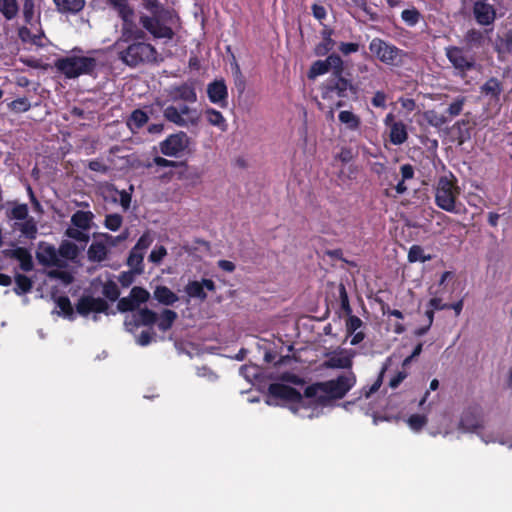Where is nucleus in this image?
Returning <instances> with one entry per match:
<instances>
[{
  "mask_svg": "<svg viewBox=\"0 0 512 512\" xmlns=\"http://www.w3.org/2000/svg\"><path fill=\"white\" fill-rule=\"evenodd\" d=\"M147 113L141 109H135L126 120V125L131 132L136 133L142 129L148 122Z\"/></svg>",
  "mask_w": 512,
  "mask_h": 512,
  "instance_id": "393cba45",
  "label": "nucleus"
},
{
  "mask_svg": "<svg viewBox=\"0 0 512 512\" xmlns=\"http://www.w3.org/2000/svg\"><path fill=\"white\" fill-rule=\"evenodd\" d=\"M445 55L458 74L462 77L475 66V58L464 48L448 46L445 48Z\"/></svg>",
  "mask_w": 512,
  "mask_h": 512,
  "instance_id": "6e6552de",
  "label": "nucleus"
},
{
  "mask_svg": "<svg viewBox=\"0 0 512 512\" xmlns=\"http://www.w3.org/2000/svg\"><path fill=\"white\" fill-rule=\"evenodd\" d=\"M426 119L430 125L437 128L449 122V118L445 114H438L433 110L426 112Z\"/></svg>",
  "mask_w": 512,
  "mask_h": 512,
  "instance_id": "8fccbe9b",
  "label": "nucleus"
},
{
  "mask_svg": "<svg viewBox=\"0 0 512 512\" xmlns=\"http://www.w3.org/2000/svg\"><path fill=\"white\" fill-rule=\"evenodd\" d=\"M19 11L17 0H0V13L6 20L14 19Z\"/></svg>",
  "mask_w": 512,
  "mask_h": 512,
  "instance_id": "72a5a7b5",
  "label": "nucleus"
},
{
  "mask_svg": "<svg viewBox=\"0 0 512 512\" xmlns=\"http://www.w3.org/2000/svg\"><path fill=\"white\" fill-rule=\"evenodd\" d=\"M503 87L502 83L495 77L489 78L482 86L481 92L487 96H491L493 99L498 100Z\"/></svg>",
  "mask_w": 512,
  "mask_h": 512,
  "instance_id": "c85d7f7f",
  "label": "nucleus"
},
{
  "mask_svg": "<svg viewBox=\"0 0 512 512\" xmlns=\"http://www.w3.org/2000/svg\"><path fill=\"white\" fill-rule=\"evenodd\" d=\"M55 68L68 79L81 75H93L97 68V60L88 56H67L58 58Z\"/></svg>",
  "mask_w": 512,
  "mask_h": 512,
  "instance_id": "0eeeda50",
  "label": "nucleus"
},
{
  "mask_svg": "<svg viewBox=\"0 0 512 512\" xmlns=\"http://www.w3.org/2000/svg\"><path fill=\"white\" fill-rule=\"evenodd\" d=\"M163 115L166 120L169 122H172L178 126H185L186 121L182 117V113L179 112V110L175 106H168L164 109Z\"/></svg>",
  "mask_w": 512,
  "mask_h": 512,
  "instance_id": "ea45409f",
  "label": "nucleus"
},
{
  "mask_svg": "<svg viewBox=\"0 0 512 512\" xmlns=\"http://www.w3.org/2000/svg\"><path fill=\"white\" fill-rule=\"evenodd\" d=\"M430 259H431L430 256L424 255V250L420 245H413L409 249V252H408L409 262H417V261L426 262Z\"/></svg>",
  "mask_w": 512,
  "mask_h": 512,
  "instance_id": "09e8293b",
  "label": "nucleus"
},
{
  "mask_svg": "<svg viewBox=\"0 0 512 512\" xmlns=\"http://www.w3.org/2000/svg\"><path fill=\"white\" fill-rule=\"evenodd\" d=\"M144 255L145 254L131 249L127 258V265L131 268V270H133V272H136L138 275L144 272Z\"/></svg>",
  "mask_w": 512,
  "mask_h": 512,
  "instance_id": "473e14b6",
  "label": "nucleus"
},
{
  "mask_svg": "<svg viewBox=\"0 0 512 512\" xmlns=\"http://www.w3.org/2000/svg\"><path fill=\"white\" fill-rule=\"evenodd\" d=\"M36 259L44 267L64 268L66 266V262L58 257L55 246L45 241L38 243Z\"/></svg>",
  "mask_w": 512,
  "mask_h": 512,
  "instance_id": "f8f14e48",
  "label": "nucleus"
},
{
  "mask_svg": "<svg viewBox=\"0 0 512 512\" xmlns=\"http://www.w3.org/2000/svg\"><path fill=\"white\" fill-rule=\"evenodd\" d=\"M472 10L476 22L482 26L491 25L496 19V10L488 0H476Z\"/></svg>",
  "mask_w": 512,
  "mask_h": 512,
  "instance_id": "2eb2a0df",
  "label": "nucleus"
},
{
  "mask_svg": "<svg viewBox=\"0 0 512 512\" xmlns=\"http://www.w3.org/2000/svg\"><path fill=\"white\" fill-rule=\"evenodd\" d=\"M23 18L26 24L32 25L35 20V2L34 0H23Z\"/></svg>",
  "mask_w": 512,
  "mask_h": 512,
  "instance_id": "a18cd8bd",
  "label": "nucleus"
},
{
  "mask_svg": "<svg viewBox=\"0 0 512 512\" xmlns=\"http://www.w3.org/2000/svg\"><path fill=\"white\" fill-rule=\"evenodd\" d=\"M177 317L178 316L175 311L164 309L160 315L159 321H157L159 330L166 332L171 329Z\"/></svg>",
  "mask_w": 512,
  "mask_h": 512,
  "instance_id": "f704fd0d",
  "label": "nucleus"
},
{
  "mask_svg": "<svg viewBox=\"0 0 512 512\" xmlns=\"http://www.w3.org/2000/svg\"><path fill=\"white\" fill-rule=\"evenodd\" d=\"M102 294L111 302L119 299L120 290L118 285L113 280H108L103 284Z\"/></svg>",
  "mask_w": 512,
  "mask_h": 512,
  "instance_id": "a19ab883",
  "label": "nucleus"
},
{
  "mask_svg": "<svg viewBox=\"0 0 512 512\" xmlns=\"http://www.w3.org/2000/svg\"><path fill=\"white\" fill-rule=\"evenodd\" d=\"M356 356V351L352 349H341L327 353L326 360L323 362V367L327 369H348L353 366V358Z\"/></svg>",
  "mask_w": 512,
  "mask_h": 512,
  "instance_id": "9b49d317",
  "label": "nucleus"
},
{
  "mask_svg": "<svg viewBox=\"0 0 512 512\" xmlns=\"http://www.w3.org/2000/svg\"><path fill=\"white\" fill-rule=\"evenodd\" d=\"M338 120L350 131H357L361 126V118L349 110L340 111Z\"/></svg>",
  "mask_w": 512,
  "mask_h": 512,
  "instance_id": "bb28decb",
  "label": "nucleus"
},
{
  "mask_svg": "<svg viewBox=\"0 0 512 512\" xmlns=\"http://www.w3.org/2000/svg\"><path fill=\"white\" fill-rule=\"evenodd\" d=\"M330 70H332L331 74L344 72V62L336 53L328 55L325 60H317L313 62L308 71V78L314 79L320 75L326 74Z\"/></svg>",
  "mask_w": 512,
  "mask_h": 512,
  "instance_id": "9d476101",
  "label": "nucleus"
},
{
  "mask_svg": "<svg viewBox=\"0 0 512 512\" xmlns=\"http://www.w3.org/2000/svg\"><path fill=\"white\" fill-rule=\"evenodd\" d=\"M203 115L209 125L218 128L221 132L227 131V120L220 111L212 107H207L206 109H204Z\"/></svg>",
  "mask_w": 512,
  "mask_h": 512,
  "instance_id": "4be33fe9",
  "label": "nucleus"
},
{
  "mask_svg": "<svg viewBox=\"0 0 512 512\" xmlns=\"http://www.w3.org/2000/svg\"><path fill=\"white\" fill-rule=\"evenodd\" d=\"M408 139L407 127L402 121L391 124L389 140L393 145H401Z\"/></svg>",
  "mask_w": 512,
  "mask_h": 512,
  "instance_id": "a878e982",
  "label": "nucleus"
},
{
  "mask_svg": "<svg viewBox=\"0 0 512 512\" xmlns=\"http://www.w3.org/2000/svg\"><path fill=\"white\" fill-rule=\"evenodd\" d=\"M352 3L360 8L364 13L370 16V19L375 21L377 20V14L372 12L371 7H369L367 0H351Z\"/></svg>",
  "mask_w": 512,
  "mask_h": 512,
  "instance_id": "338daca9",
  "label": "nucleus"
},
{
  "mask_svg": "<svg viewBox=\"0 0 512 512\" xmlns=\"http://www.w3.org/2000/svg\"><path fill=\"white\" fill-rule=\"evenodd\" d=\"M361 45L356 42H340L338 50L344 55L348 56L360 50Z\"/></svg>",
  "mask_w": 512,
  "mask_h": 512,
  "instance_id": "e2e57ef3",
  "label": "nucleus"
},
{
  "mask_svg": "<svg viewBox=\"0 0 512 512\" xmlns=\"http://www.w3.org/2000/svg\"><path fill=\"white\" fill-rule=\"evenodd\" d=\"M56 10L65 15H76L85 7V0H53Z\"/></svg>",
  "mask_w": 512,
  "mask_h": 512,
  "instance_id": "412c9836",
  "label": "nucleus"
},
{
  "mask_svg": "<svg viewBox=\"0 0 512 512\" xmlns=\"http://www.w3.org/2000/svg\"><path fill=\"white\" fill-rule=\"evenodd\" d=\"M108 249L103 242H93L87 251L88 259L92 262H102L107 258Z\"/></svg>",
  "mask_w": 512,
  "mask_h": 512,
  "instance_id": "cd10ccee",
  "label": "nucleus"
},
{
  "mask_svg": "<svg viewBox=\"0 0 512 512\" xmlns=\"http://www.w3.org/2000/svg\"><path fill=\"white\" fill-rule=\"evenodd\" d=\"M115 10L121 19L127 20L132 14L134 9L129 5L128 0H104Z\"/></svg>",
  "mask_w": 512,
  "mask_h": 512,
  "instance_id": "c756f323",
  "label": "nucleus"
},
{
  "mask_svg": "<svg viewBox=\"0 0 512 512\" xmlns=\"http://www.w3.org/2000/svg\"><path fill=\"white\" fill-rule=\"evenodd\" d=\"M94 214L91 211L77 210L71 216L72 227H76L83 231H89L92 227Z\"/></svg>",
  "mask_w": 512,
  "mask_h": 512,
  "instance_id": "b1692460",
  "label": "nucleus"
},
{
  "mask_svg": "<svg viewBox=\"0 0 512 512\" xmlns=\"http://www.w3.org/2000/svg\"><path fill=\"white\" fill-rule=\"evenodd\" d=\"M355 383V374L350 371L348 374L339 375L336 379L307 386L304 390V396L309 399L315 398L319 403H324L326 400L341 399Z\"/></svg>",
  "mask_w": 512,
  "mask_h": 512,
  "instance_id": "f03ea898",
  "label": "nucleus"
},
{
  "mask_svg": "<svg viewBox=\"0 0 512 512\" xmlns=\"http://www.w3.org/2000/svg\"><path fill=\"white\" fill-rule=\"evenodd\" d=\"M407 422L412 430L420 431L427 424V417L421 414H412Z\"/></svg>",
  "mask_w": 512,
  "mask_h": 512,
  "instance_id": "4d7b16f0",
  "label": "nucleus"
},
{
  "mask_svg": "<svg viewBox=\"0 0 512 512\" xmlns=\"http://www.w3.org/2000/svg\"><path fill=\"white\" fill-rule=\"evenodd\" d=\"M320 93L323 100L332 101L337 98L335 106L340 108L345 105L344 99L357 98L358 87L352 79L345 78L343 72H337L321 84Z\"/></svg>",
  "mask_w": 512,
  "mask_h": 512,
  "instance_id": "20e7f679",
  "label": "nucleus"
},
{
  "mask_svg": "<svg viewBox=\"0 0 512 512\" xmlns=\"http://www.w3.org/2000/svg\"><path fill=\"white\" fill-rule=\"evenodd\" d=\"M88 168L95 172L107 173L109 171V166H107L103 161L99 159H93L88 162Z\"/></svg>",
  "mask_w": 512,
  "mask_h": 512,
  "instance_id": "774afa93",
  "label": "nucleus"
},
{
  "mask_svg": "<svg viewBox=\"0 0 512 512\" xmlns=\"http://www.w3.org/2000/svg\"><path fill=\"white\" fill-rule=\"evenodd\" d=\"M268 394L275 399H281L289 403H301L302 394L295 388L282 384L272 383L268 387Z\"/></svg>",
  "mask_w": 512,
  "mask_h": 512,
  "instance_id": "4468645a",
  "label": "nucleus"
},
{
  "mask_svg": "<svg viewBox=\"0 0 512 512\" xmlns=\"http://www.w3.org/2000/svg\"><path fill=\"white\" fill-rule=\"evenodd\" d=\"M190 139L188 135L179 131L170 134L159 143L160 152L167 157H180L188 148Z\"/></svg>",
  "mask_w": 512,
  "mask_h": 512,
  "instance_id": "1a4fd4ad",
  "label": "nucleus"
},
{
  "mask_svg": "<svg viewBox=\"0 0 512 512\" xmlns=\"http://www.w3.org/2000/svg\"><path fill=\"white\" fill-rule=\"evenodd\" d=\"M33 288V281L24 274L15 275V287L13 291L16 295L22 296L31 292Z\"/></svg>",
  "mask_w": 512,
  "mask_h": 512,
  "instance_id": "7c9ffc66",
  "label": "nucleus"
},
{
  "mask_svg": "<svg viewBox=\"0 0 512 512\" xmlns=\"http://www.w3.org/2000/svg\"><path fill=\"white\" fill-rule=\"evenodd\" d=\"M158 166L162 168L166 167H179V166H187L186 162H178L173 160H168L161 156H155L152 161H147L142 166L146 169H151L153 166Z\"/></svg>",
  "mask_w": 512,
  "mask_h": 512,
  "instance_id": "e433bc0d",
  "label": "nucleus"
},
{
  "mask_svg": "<svg viewBox=\"0 0 512 512\" xmlns=\"http://www.w3.org/2000/svg\"><path fill=\"white\" fill-rule=\"evenodd\" d=\"M65 235L70 239H73L77 242L84 243V244H87L90 240L88 231H83L76 227H68L65 231Z\"/></svg>",
  "mask_w": 512,
  "mask_h": 512,
  "instance_id": "37998d69",
  "label": "nucleus"
},
{
  "mask_svg": "<svg viewBox=\"0 0 512 512\" xmlns=\"http://www.w3.org/2000/svg\"><path fill=\"white\" fill-rule=\"evenodd\" d=\"M158 321V315L155 311L145 307L138 309L130 318H126L124 325L128 331H133L140 326H153Z\"/></svg>",
  "mask_w": 512,
  "mask_h": 512,
  "instance_id": "ddd939ff",
  "label": "nucleus"
},
{
  "mask_svg": "<svg viewBox=\"0 0 512 512\" xmlns=\"http://www.w3.org/2000/svg\"><path fill=\"white\" fill-rule=\"evenodd\" d=\"M401 18L407 26L414 27L419 23L422 15L417 8L412 7L410 9L403 10L401 13Z\"/></svg>",
  "mask_w": 512,
  "mask_h": 512,
  "instance_id": "58836bf2",
  "label": "nucleus"
},
{
  "mask_svg": "<svg viewBox=\"0 0 512 512\" xmlns=\"http://www.w3.org/2000/svg\"><path fill=\"white\" fill-rule=\"evenodd\" d=\"M465 40L469 45L481 46L484 42V34L477 29H470L466 35Z\"/></svg>",
  "mask_w": 512,
  "mask_h": 512,
  "instance_id": "864d4df0",
  "label": "nucleus"
},
{
  "mask_svg": "<svg viewBox=\"0 0 512 512\" xmlns=\"http://www.w3.org/2000/svg\"><path fill=\"white\" fill-rule=\"evenodd\" d=\"M207 96L211 103L221 108L228 106V88L223 79L214 80L207 85Z\"/></svg>",
  "mask_w": 512,
  "mask_h": 512,
  "instance_id": "dca6fc26",
  "label": "nucleus"
},
{
  "mask_svg": "<svg viewBox=\"0 0 512 512\" xmlns=\"http://www.w3.org/2000/svg\"><path fill=\"white\" fill-rule=\"evenodd\" d=\"M459 428L466 432H475L482 428V420L476 409L469 408L462 413Z\"/></svg>",
  "mask_w": 512,
  "mask_h": 512,
  "instance_id": "6ab92c4d",
  "label": "nucleus"
},
{
  "mask_svg": "<svg viewBox=\"0 0 512 512\" xmlns=\"http://www.w3.org/2000/svg\"><path fill=\"white\" fill-rule=\"evenodd\" d=\"M91 305H92V312H95V313H107L108 309H109V305L108 303L106 302V300L98 297V298H95L93 296H91Z\"/></svg>",
  "mask_w": 512,
  "mask_h": 512,
  "instance_id": "69168bd1",
  "label": "nucleus"
},
{
  "mask_svg": "<svg viewBox=\"0 0 512 512\" xmlns=\"http://www.w3.org/2000/svg\"><path fill=\"white\" fill-rule=\"evenodd\" d=\"M167 255V249L160 245L153 248L149 255V261L154 264H160L163 258Z\"/></svg>",
  "mask_w": 512,
  "mask_h": 512,
  "instance_id": "680f3d73",
  "label": "nucleus"
},
{
  "mask_svg": "<svg viewBox=\"0 0 512 512\" xmlns=\"http://www.w3.org/2000/svg\"><path fill=\"white\" fill-rule=\"evenodd\" d=\"M465 103H466V97H464V96H458L453 100L452 103H450V105L448 106V108L446 110V114H447V117L449 118V121L452 118L457 117L458 115L461 114Z\"/></svg>",
  "mask_w": 512,
  "mask_h": 512,
  "instance_id": "79ce46f5",
  "label": "nucleus"
},
{
  "mask_svg": "<svg viewBox=\"0 0 512 512\" xmlns=\"http://www.w3.org/2000/svg\"><path fill=\"white\" fill-rule=\"evenodd\" d=\"M369 51L377 60L390 67L400 68L405 64V60L409 58L407 51L380 37H375L370 41Z\"/></svg>",
  "mask_w": 512,
  "mask_h": 512,
  "instance_id": "423d86ee",
  "label": "nucleus"
},
{
  "mask_svg": "<svg viewBox=\"0 0 512 512\" xmlns=\"http://www.w3.org/2000/svg\"><path fill=\"white\" fill-rule=\"evenodd\" d=\"M339 298H340V305L343 312L347 315H350L352 313V308L350 306L349 297L346 291V288L343 284L339 287Z\"/></svg>",
  "mask_w": 512,
  "mask_h": 512,
  "instance_id": "052dcab7",
  "label": "nucleus"
},
{
  "mask_svg": "<svg viewBox=\"0 0 512 512\" xmlns=\"http://www.w3.org/2000/svg\"><path fill=\"white\" fill-rule=\"evenodd\" d=\"M459 195L458 179L451 171L438 178L434 187L435 204L438 208L454 214L464 213L466 207L458 202Z\"/></svg>",
  "mask_w": 512,
  "mask_h": 512,
  "instance_id": "7ed1b4c3",
  "label": "nucleus"
},
{
  "mask_svg": "<svg viewBox=\"0 0 512 512\" xmlns=\"http://www.w3.org/2000/svg\"><path fill=\"white\" fill-rule=\"evenodd\" d=\"M334 46L335 41L333 39H322V41L315 46L314 54L316 56H325L333 50Z\"/></svg>",
  "mask_w": 512,
  "mask_h": 512,
  "instance_id": "5fc2aeb1",
  "label": "nucleus"
},
{
  "mask_svg": "<svg viewBox=\"0 0 512 512\" xmlns=\"http://www.w3.org/2000/svg\"><path fill=\"white\" fill-rule=\"evenodd\" d=\"M130 296L139 307L141 304H144L149 300L150 293L143 287L134 286L130 291Z\"/></svg>",
  "mask_w": 512,
  "mask_h": 512,
  "instance_id": "c03bdc74",
  "label": "nucleus"
},
{
  "mask_svg": "<svg viewBox=\"0 0 512 512\" xmlns=\"http://www.w3.org/2000/svg\"><path fill=\"white\" fill-rule=\"evenodd\" d=\"M8 108L15 113H24L30 110L31 103L28 98H17L8 104Z\"/></svg>",
  "mask_w": 512,
  "mask_h": 512,
  "instance_id": "49530a36",
  "label": "nucleus"
},
{
  "mask_svg": "<svg viewBox=\"0 0 512 512\" xmlns=\"http://www.w3.org/2000/svg\"><path fill=\"white\" fill-rule=\"evenodd\" d=\"M123 223V217L118 213L107 214L104 220V226L110 231H117Z\"/></svg>",
  "mask_w": 512,
  "mask_h": 512,
  "instance_id": "de8ad7c7",
  "label": "nucleus"
},
{
  "mask_svg": "<svg viewBox=\"0 0 512 512\" xmlns=\"http://www.w3.org/2000/svg\"><path fill=\"white\" fill-rule=\"evenodd\" d=\"M57 252L58 257H62L67 260H74L79 254V249L75 243L64 240L61 242Z\"/></svg>",
  "mask_w": 512,
  "mask_h": 512,
  "instance_id": "2f4dec72",
  "label": "nucleus"
},
{
  "mask_svg": "<svg viewBox=\"0 0 512 512\" xmlns=\"http://www.w3.org/2000/svg\"><path fill=\"white\" fill-rule=\"evenodd\" d=\"M345 326L347 335H352L363 326V321L358 316L352 315L351 313L346 319Z\"/></svg>",
  "mask_w": 512,
  "mask_h": 512,
  "instance_id": "6e6d98bb",
  "label": "nucleus"
},
{
  "mask_svg": "<svg viewBox=\"0 0 512 512\" xmlns=\"http://www.w3.org/2000/svg\"><path fill=\"white\" fill-rule=\"evenodd\" d=\"M16 228L28 239L33 240L37 236V225L32 217L22 223H16Z\"/></svg>",
  "mask_w": 512,
  "mask_h": 512,
  "instance_id": "c9c22d12",
  "label": "nucleus"
},
{
  "mask_svg": "<svg viewBox=\"0 0 512 512\" xmlns=\"http://www.w3.org/2000/svg\"><path fill=\"white\" fill-rule=\"evenodd\" d=\"M173 100H182L188 103L197 101V94L192 84L182 83L181 85L174 86L170 92Z\"/></svg>",
  "mask_w": 512,
  "mask_h": 512,
  "instance_id": "aec40b11",
  "label": "nucleus"
},
{
  "mask_svg": "<svg viewBox=\"0 0 512 512\" xmlns=\"http://www.w3.org/2000/svg\"><path fill=\"white\" fill-rule=\"evenodd\" d=\"M5 256L18 260L20 269L25 272H30L34 268L32 256L28 249L24 247H17L15 249L6 250Z\"/></svg>",
  "mask_w": 512,
  "mask_h": 512,
  "instance_id": "a211bd4d",
  "label": "nucleus"
},
{
  "mask_svg": "<svg viewBox=\"0 0 512 512\" xmlns=\"http://www.w3.org/2000/svg\"><path fill=\"white\" fill-rule=\"evenodd\" d=\"M117 309L124 312H134L138 309V306L135 304L133 298L129 295L128 297H122L118 300Z\"/></svg>",
  "mask_w": 512,
  "mask_h": 512,
  "instance_id": "13d9d810",
  "label": "nucleus"
},
{
  "mask_svg": "<svg viewBox=\"0 0 512 512\" xmlns=\"http://www.w3.org/2000/svg\"><path fill=\"white\" fill-rule=\"evenodd\" d=\"M162 13L147 15L141 14L139 24L155 39L172 40L175 36L173 25L179 21V17L173 10H162Z\"/></svg>",
  "mask_w": 512,
  "mask_h": 512,
  "instance_id": "39448f33",
  "label": "nucleus"
},
{
  "mask_svg": "<svg viewBox=\"0 0 512 512\" xmlns=\"http://www.w3.org/2000/svg\"><path fill=\"white\" fill-rule=\"evenodd\" d=\"M153 242V238L150 232H144L137 240L136 244L132 248L133 250L145 254L146 250L150 247Z\"/></svg>",
  "mask_w": 512,
  "mask_h": 512,
  "instance_id": "3c124183",
  "label": "nucleus"
},
{
  "mask_svg": "<svg viewBox=\"0 0 512 512\" xmlns=\"http://www.w3.org/2000/svg\"><path fill=\"white\" fill-rule=\"evenodd\" d=\"M205 289L214 292L216 290L215 282L211 279H202L201 281H189L185 286V292L190 298L205 301L207 294Z\"/></svg>",
  "mask_w": 512,
  "mask_h": 512,
  "instance_id": "f3484780",
  "label": "nucleus"
},
{
  "mask_svg": "<svg viewBox=\"0 0 512 512\" xmlns=\"http://www.w3.org/2000/svg\"><path fill=\"white\" fill-rule=\"evenodd\" d=\"M122 21L121 38L117 42L118 59L130 68L158 64L160 55L151 43L144 41L145 32L137 28L134 14Z\"/></svg>",
  "mask_w": 512,
  "mask_h": 512,
  "instance_id": "f257e3e1",
  "label": "nucleus"
},
{
  "mask_svg": "<svg viewBox=\"0 0 512 512\" xmlns=\"http://www.w3.org/2000/svg\"><path fill=\"white\" fill-rule=\"evenodd\" d=\"M153 298L165 306H172L179 300L178 295L164 285H158L155 287L153 291Z\"/></svg>",
  "mask_w": 512,
  "mask_h": 512,
  "instance_id": "5701e85b",
  "label": "nucleus"
},
{
  "mask_svg": "<svg viewBox=\"0 0 512 512\" xmlns=\"http://www.w3.org/2000/svg\"><path fill=\"white\" fill-rule=\"evenodd\" d=\"M143 6L150 12V15L162 13V10H168L159 0H144Z\"/></svg>",
  "mask_w": 512,
  "mask_h": 512,
  "instance_id": "0e129e2a",
  "label": "nucleus"
},
{
  "mask_svg": "<svg viewBox=\"0 0 512 512\" xmlns=\"http://www.w3.org/2000/svg\"><path fill=\"white\" fill-rule=\"evenodd\" d=\"M91 296H82L76 303V311L81 316H88L92 312Z\"/></svg>",
  "mask_w": 512,
  "mask_h": 512,
  "instance_id": "603ef678",
  "label": "nucleus"
},
{
  "mask_svg": "<svg viewBox=\"0 0 512 512\" xmlns=\"http://www.w3.org/2000/svg\"><path fill=\"white\" fill-rule=\"evenodd\" d=\"M28 206L26 204H18L10 211L9 217L16 220L28 219Z\"/></svg>",
  "mask_w": 512,
  "mask_h": 512,
  "instance_id": "bf43d9fd",
  "label": "nucleus"
},
{
  "mask_svg": "<svg viewBox=\"0 0 512 512\" xmlns=\"http://www.w3.org/2000/svg\"><path fill=\"white\" fill-rule=\"evenodd\" d=\"M55 302L64 317L69 320H73L75 318L74 309L68 296H59L56 298Z\"/></svg>",
  "mask_w": 512,
  "mask_h": 512,
  "instance_id": "4c0bfd02",
  "label": "nucleus"
}]
</instances>
